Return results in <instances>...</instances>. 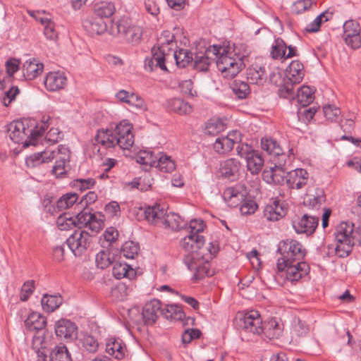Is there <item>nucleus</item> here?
<instances>
[{"instance_id": "nucleus-1", "label": "nucleus", "mask_w": 361, "mask_h": 361, "mask_svg": "<svg viewBox=\"0 0 361 361\" xmlns=\"http://www.w3.org/2000/svg\"><path fill=\"white\" fill-rule=\"evenodd\" d=\"M205 227L202 219L191 220L188 227L189 233L180 241V246L188 252L184 263L189 270L194 271L193 278L195 280L213 275L209 262L219 250L216 241L209 243L206 248L203 247L204 238L201 233Z\"/></svg>"}, {"instance_id": "nucleus-2", "label": "nucleus", "mask_w": 361, "mask_h": 361, "mask_svg": "<svg viewBox=\"0 0 361 361\" xmlns=\"http://www.w3.org/2000/svg\"><path fill=\"white\" fill-rule=\"evenodd\" d=\"M49 121V116H43L39 122L35 119L14 121L8 125V137L24 148L37 145L42 141L43 134L50 125Z\"/></svg>"}, {"instance_id": "nucleus-3", "label": "nucleus", "mask_w": 361, "mask_h": 361, "mask_svg": "<svg viewBox=\"0 0 361 361\" xmlns=\"http://www.w3.org/2000/svg\"><path fill=\"white\" fill-rule=\"evenodd\" d=\"M132 126L126 120L121 121L114 127L99 129L95 135L98 145L106 149L118 147L122 149H129L134 144Z\"/></svg>"}, {"instance_id": "nucleus-4", "label": "nucleus", "mask_w": 361, "mask_h": 361, "mask_svg": "<svg viewBox=\"0 0 361 361\" xmlns=\"http://www.w3.org/2000/svg\"><path fill=\"white\" fill-rule=\"evenodd\" d=\"M174 36L170 31H164L158 39L157 46L152 49L151 56L145 58V69L147 71L168 73V64L171 62V51L176 47Z\"/></svg>"}, {"instance_id": "nucleus-5", "label": "nucleus", "mask_w": 361, "mask_h": 361, "mask_svg": "<svg viewBox=\"0 0 361 361\" xmlns=\"http://www.w3.org/2000/svg\"><path fill=\"white\" fill-rule=\"evenodd\" d=\"M334 235L336 245L328 246V254L345 257L351 252L355 240L361 236V226L355 228L351 222H341L336 226Z\"/></svg>"}, {"instance_id": "nucleus-6", "label": "nucleus", "mask_w": 361, "mask_h": 361, "mask_svg": "<svg viewBox=\"0 0 361 361\" xmlns=\"http://www.w3.org/2000/svg\"><path fill=\"white\" fill-rule=\"evenodd\" d=\"M233 55V49L230 44L218 45L216 64L224 78H234L244 66L241 58H234Z\"/></svg>"}, {"instance_id": "nucleus-7", "label": "nucleus", "mask_w": 361, "mask_h": 361, "mask_svg": "<svg viewBox=\"0 0 361 361\" xmlns=\"http://www.w3.org/2000/svg\"><path fill=\"white\" fill-rule=\"evenodd\" d=\"M19 64L18 60L10 59L6 62V71L0 70V90L4 91L0 99L6 106H8L19 93L18 88L11 85L13 75L18 71Z\"/></svg>"}, {"instance_id": "nucleus-8", "label": "nucleus", "mask_w": 361, "mask_h": 361, "mask_svg": "<svg viewBox=\"0 0 361 361\" xmlns=\"http://www.w3.org/2000/svg\"><path fill=\"white\" fill-rule=\"evenodd\" d=\"M109 33L113 36H118L128 43H138L142 35V28L133 25L128 19L121 18L112 20Z\"/></svg>"}, {"instance_id": "nucleus-9", "label": "nucleus", "mask_w": 361, "mask_h": 361, "mask_svg": "<svg viewBox=\"0 0 361 361\" xmlns=\"http://www.w3.org/2000/svg\"><path fill=\"white\" fill-rule=\"evenodd\" d=\"M278 252L281 255V257L277 261L280 267H284V263L303 260L306 255V250L302 244L295 240L291 239L280 242Z\"/></svg>"}, {"instance_id": "nucleus-10", "label": "nucleus", "mask_w": 361, "mask_h": 361, "mask_svg": "<svg viewBox=\"0 0 361 361\" xmlns=\"http://www.w3.org/2000/svg\"><path fill=\"white\" fill-rule=\"evenodd\" d=\"M235 324L240 330L253 335H259L264 331L262 319L257 310L238 314Z\"/></svg>"}, {"instance_id": "nucleus-11", "label": "nucleus", "mask_w": 361, "mask_h": 361, "mask_svg": "<svg viewBox=\"0 0 361 361\" xmlns=\"http://www.w3.org/2000/svg\"><path fill=\"white\" fill-rule=\"evenodd\" d=\"M276 267L278 277H285L286 281L292 283H296L305 277L310 271L309 265L302 260L284 263V267H282L276 264Z\"/></svg>"}, {"instance_id": "nucleus-12", "label": "nucleus", "mask_w": 361, "mask_h": 361, "mask_svg": "<svg viewBox=\"0 0 361 361\" xmlns=\"http://www.w3.org/2000/svg\"><path fill=\"white\" fill-rule=\"evenodd\" d=\"M55 344L54 336L47 331L36 332L32 338V348L37 355V361H47V354Z\"/></svg>"}, {"instance_id": "nucleus-13", "label": "nucleus", "mask_w": 361, "mask_h": 361, "mask_svg": "<svg viewBox=\"0 0 361 361\" xmlns=\"http://www.w3.org/2000/svg\"><path fill=\"white\" fill-rule=\"evenodd\" d=\"M92 242V236L86 231L78 228L66 240V244L75 257L84 254Z\"/></svg>"}, {"instance_id": "nucleus-14", "label": "nucleus", "mask_w": 361, "mask_h": 361, "mask_svg": "<svg viewBox=\"0 0 361 361\" xmlns=\"http://www.w3.org/2000/svg\"><path fill=\"white\" fill-rule=\"evenodd\" d=\"M238 154L246 160L247 170L252 174L258 173L264 165V159L258 151L250 149L247 145L237 147Z\"/></svg>"}, {"instance_id": "nucleus-15", "label": "nucleus", "mask_w": 361, "mask_h": 361, "mask_svg": "<svg viewBox=\"0 0 361 361\" xmlns=\"http://www.w3.org/2000/svg\"><path fill=\"white\" fill-rule=\"evenodd\" d=\"M54 153L53 159H55V164L52 167L51 173L56 178L65 175L67 172V168L70 161V150L64 145H60L56 150L52 149Z\"/></svg>"}, {"instance_id": "nucleus-16", "label": "nucleus", "mask_w": 361, "mask_h": 361, "mask_svg": "<svg viewBox=\"0 0 361 361\" xmlns=\"http://www.w3.org/2000/svg\"><path fill=\"white\" fill-rule=\"evenodd\" d=\"M287 212L286 204L278 197L271 198L265 205L263 216L269 221H276L284 217Z\"/></svg>"}, {"instance_id": "nucleus-17", "label": "nucleus", "mask_w": 361, "mask_h": 361, "mask_svg": "<svg viewBox=\"0 0 361 361\" xmlns=\"http://www.w3.org/2000/svg\"><path fill=\"white\" fill-rule=\"evenodd\" d=\"M309 180V173L302 168L291 170L286 175V183L290 190H302L307 185Z\"/></svg>"}, {"instance_id": "nucleus-18", "label": "nucleus", "mask_w": 361, "mask_h": 361, "mask_svg": "<svg viewBox=\"0 0 361 361\" xmlns=\"http://www.w3.org/2000/svg\"><path fill=\"white\" fill-rule=\"evenodd\" d=\"M248 195V190L244 185L236 184L233 187L227 188L224 190L223 198L229 207H236Z\"/></svg>"}, {"instance_id": "nucleus-19", "label": "nucleus", "mask_w": 361, "mask_h": 361, "mask_svg": "<svg viewBox=\"0 0 361 361\" xmlns=\"http://www.w3.org/2000/svg\"><path fill=\"white\" fill-rule=\"evenodd\" d=\"M286 159H279L274 166L266 169L262 173L263 180L269 184H282L286 182V175L283 166Z\"/></svg>"}, {"instance_id": "nucleus-20", "label": "nucleus", "mask_w": 361, "mask_h": 361, "mask_svg": "<svg viewBox=\"0 0 361 361\" xmlns=\"http://www.w3.org/2000/svg\"><path fill=\"white\" fill-rule=\"evenodd\" d=\"M218 45L209 46L204 52H198L194 58V68L200 71H207L212 61H216Z\"/></svg>"}, {"instance_id": "nucleus-21", "label": "nucleus", "mask_w": 361, "mask_h": 361, "mask_svg": "<svg viewBox=\"0 0 361 361\" xmlns=\"http://www.w3.org/2000/svg\"><path fill=\"white\" fill-rule=\"evenodd\" d=\"M56 335L66 341H73L78 337V326L72 321L61 319L54 326Z\"/></svg>"}, {"instance_id": "nucleus-22", "label": "nucleus", "mask_w": 361, "mask_h": 361, "mask_svg": "<svg viewBox=\"0 0 361 361\" xmlns=\"http://www.w3.org/2000/svg\"><path fill=\"white\" fill-rule=\"evenodd\" d=\"M318 222L319 219L317 217L305 214L301 218L293 221V227L298 233L311 235L314 232Z\"/></svg>"}, {"instance_id": "nucleus-23", "label": "nucleus", "mask_w": 361, "mask_h": 361, "mask_svg": "<svg viewBox=\"0 0 361 361\" xmlns=\"http://www.w3.org/2000/svg\"><path fill=\"white\" fill-rule=\"evenodd\" d=\"M44 83L48 91L55 92L66 87L67 78L62 71H51L47 74Z\"/></svg>"}, {"instance_id": "nucleus-24", "label": "nucleus", "mask_w": 361, "mask_h": 361, "mask_svg": "<svg viewBox=\"0 0 361 361\" xmlns=\"http://www.w3.org/2000/svg\"><path fill=\"white\" fill-rule=\"evenodd\" d=\"M161 303L158 300H152L142 308V319L145 324L153 325L160 314Z\"/></svg>"}, {"instance_id": "nucleus-25", "label": "nucleus", "mask_w": 361, "mask_h": 361, "mask_svg": "<svg viewBox=\"0 0 361 361\" xmlns=\"http://www.w3.org/2000/svg\"><path fill=\"white\" fill-rule=\"evenodd\" d=\"M84 30L91 36L100 35L107 30L103 19L93 15L87 17L82 22Z\"/></svg>"}, {"instance_id": "nucleus-26", "label": "nucleus", "mask_w": 361, "mask_h": 361, "mask_svg": "<svg viewBox=\"0 0 361 361\" xmlns=\"http://www.w3.org/2000/svg\"><path fill=\"white\" fill-rule=\"evenodd\" d=\"M269 69L265 64L255 63L247 70V78L251 83L262 85L267 79Z\"/></svg>"}, {"instance_id": "nucleus-27", "label": "nucleus", "mask_w": 361, "mask_h": 361, "mask_svg": "<svg viewBox=\"0 0 361 361\" xmlns=\"http://www.w3.org/2000/svg\"><path fill=\"white\" fill-rule=\"evenodd\" d=\"M304 75L303 64L298 61H293L286 69L285 79L295 85L302 80Z\"/></svg>"}, {"instance_id": "nucleus-28", "label": "nucleus", "mask_w": 361, "mask_h": 361, "mask_svg": "<svg viewBox=\"0 0 361 361\" xmlns=\"http://www.w3.org/2000/svg\"><path fill=\"white\" fill-rule=\"evenodd\" d=\"M43 69V63L39 62L35 59H30L23 63L22 71L27 80H33L41 75Z\"/></svg>"}, {"instance_id": "nucleus-29", "label": "nucleus", "mask_w": 361, "mask_h": 361, "mask_svg": "<svg viewBox=\"0 0 361 361\" xmlns=\"http://www.w3.org/2000/svg\"><path fill=\"white\" fill-rule=\"evenodd\" d=\"M25 326L30 331H45L47 319L38 312H32L25 320Z\"/></svg>"}, {"instance_id": "nucleus-30", "label": "nucleus", "mask_w": 361, "mask_h": 361, "mask_svg": "<svg viewBox=\"0 0 361 361\" xmlns=\"http://www.w3.org/2000/svg\"><path fill=\"white\" fill-rule=\"evenodd\" d=\"M262 149L266 151L269 155L279 157V159H286V155L276 140L271 137H264L261 140Z\"/></svg>"}, {"instance_id": "nucleus-31", "label": "nucleus", "mask_w": 361, "mask_h": 361, "mask_svg": "<svg viewBox=\"0 0 361 361\" xmlns=\"http://www.w3.org/2000/svg\"><path fill=\"white\" fill-rule=\"evenodd\" d=\"M106 352L117 360L123 358L125 355V348L122 341L114 337L108 338L106 343Z\"/></svg>"}, {"instance_id": "nucleus-32", "label": "nucleus", "mask_w": 361, "mask_h": 361, "mask_svg": "<svg viewBox=\"0 0 361 361\" xmlns=\"http://www.w3.org/2000/svg\"><path fill=\"white\" fill-rule=\"evenodd\" d=\"M160 314L166 319L171 321H183L185 319V314L181 307L176 305H162Z\"/></svg>"}, {"instance_id": "nucleus-33", "label": "nucleus", "mask_w": 361, "mask_h": 361, "mask_svg": "<svg viewBox=\"0 0 361 361\" xmlns=\"http://www.w3.org/2000/svg\"><path fill=\"white\" fill-rule=\"evenodd\" d=\"M240 169L239 160L235 158H230L221 162L220 171L224 177L230 178L235 177L238 174Z\"/></svg>"}, {"instance_id": "nucleus-34", "label": "nucleus", "mask_w": 361, "mask_h": 361, "mask_svg": "<svg viewBox=\"0 0 361 361\" xmlns=\"http://www.w3.org/2000/svg\"><path fill=\"white\" fill-rule=\"evenodd\" d=\"M166 211L159 204L148 207L145 210V219L153 224L162 225Z\"/></svg>"}, {"instance_id": "nucleus-35", "label": "nucleus", "mask_w": 361, "mask_h": 361, "mask_svg": "<svg viewBox=\"0 0 361 361\" xmlns=\"http://www.w3.org/2000/svg\"><path fill=\"white\" fill-rule=\"evenodd\" d=\"M167 106L170 111L179 115L189 114L192 111V106L188 102L180 98L169 99Z\"/></svg>"}, {"instance_id": "nucleus-36", "label": "nucleus", "mask_w": 361, "mask_h": 361, "mask_svg": "<svg viewBox=\"0 0 361 361\" xmlns=\"http://www.w3.org/2000/svg\"><path fill=\"white\" fill-rule=\"evenodd\" d=\"M52 149H45L42 152L35 153L26 159V164L29 167H35L41 163L49 162L53 160Z\"/></svg>"}, {"instance_id": "nucleus-37", "label": "nucleus", "mask_w": 361, "mask_h": 361, "mask_svg": "<svg viewBox=\"0 0 361 361\" xmlns=\"http://www.w3.org/2000/svg\"><path fill=\"white\" fill-rule=\"evenodd\" d=\"M36 20L39 21L44 25V34L49 39H56L58 32L56 30L55 25L47 16H41L39 13L33 16Z\"/></svg>"}, {"instance_id": "nucleus-38", "label": "nucleus", "mask_w": 361, "mask_h": 361, "mask_svg": "<svg viewBox=\"0 0 361 361\" xmlns=\"http://www.w3.org/2000/svg\"><path fill=\"white\" fill-rule=\"evenodd\" d=\"M176 45L173 51H171V54L172 55L171 60L174 59L178 67L184 68L192 61V54L188 49H185L176 50Z\"/></svg>"}, {"instance_id": "nucleus-39", "label": "nucleus", "mask_w": 361, "mask_h": 361, "mask_svg": "<svg viewBox=\"0 0 361 361\" xmlns=\"http://www.w3.org/2000/svg\"><path fill=\"white\" fill-rule=\"evenodd\" d=\"M115 11V6L111 1H100L94 6V15L102 19L111 17Z\"/></svg>"}, {"instance_id": "nucleus-40", "label": "nucleus", "mask_w": 361, "mask_h": 361, "mask_svg": "<svg viewBox=\"0 0 361 361\" xmlns=\"http://www.w3.org/2000/svg\"><path fill=\"white\" fill-rule=\"evenodd\" d=\"M154 168L163 173H171L176 168L174 161L163 152H159Z\"/></svg>"}, {"instance_id": "nucleus-41", "label": "nucleus", "mask_w": 361, "mask_h": 361, "mask_svg": "<svg viewBox=\"0 0 361 361\" xmlns=\"http://www.w3.org/2000/svg\"><path fill=\"white\" fill-rule=\"evenodd\" d=\"M162 226L171 230H178L185 227V224L181 216L174 212H166Z\"/></svg>"}, {"instance_id": "nucleus-42", "label": "nucleus", "mask_w": 361, "mask_h": 361, "mask_svg": "<svg viewBox=\"0 0 361 361\" xmlns=\"http://www.w3.org/2000/svg\"><path fill=\"white\" fill-rule=\"evenodd\" d=\"M112 274L117 279L123 278L132 279L135 276V271L126 263H115L112 269Z\"/></svg>"}, {"instance_id": "nucleus-43", "label": "nucleus", "mask_w": 361, "mask_h": 361, "mask_svg": "<svg viewBox=\"0 0 361 361\" xmlns=\"http://www.w3.org/2000/svg\"><path fill=\"white\" fill-rule=\"evenodd\" d=\"M314 91L309 86L303 85L297 92L295 100L302 106H307L314 100Z\"/></svg>"}, {"instance_id": "nucleus-44", "label": "nucleus", "mask_w": 361, "mask_h": 361, "mask_svg": "<svg viewBox=\"0 0 361 361\" xmlns=\"http://www.w3.org/2000/svg\"><path fill=\"white\" fill-rule=\"evenodd\" d=\"M325 201L324 192L322 189L317 188L314 195L306 194L303 204L310 209L319 207Z\"/></svg>"}, {"instance_id": "nucleus-45", "label": "nucleus", "mask_w": 361, "mask_h": 361, "mask_svg": "<svg viewBox=\"0 0 361 361\" xmlns=\"http://www.w3.org/2000/svg\"><path fill=\"white\" fill-rule=\"evenodd\" d=\"M78 341L82 348L89 353H94L99 349V344L97 339L90 334H82Z\"/></svg>"}, {"instance_id": "nucleus-46", "label": "nucleus", "mask_w": 361, "mask_h": 361, "mask_svg": "<svg viewBox=\"0 0 361 361\" xmlns=\"http://www.w3.org/2000/svg\"><path fill=\"white\" fill-rule=\"evenodd\" d=\"M49 361H72V358L67 347L60 344L49 352Z\"/></svg>"}, {"instance_id": "nucleus-47", "label": "nucleus", "mask_w": 361, "mask_h": 361, "mask_svg": "<svg viewBox=\"0 0 361 361\" xmlns=\"http://www.w3.org/2000/svg\"><path fill=\"white\" fill-rule=\"evenodd\" d=\"M61 295H52L45 294L41 300L43 310L47 312H52L56 310L62 303Z\"/></svg>"}, {"instance_id": "nucleus-48", "label": "nucleus", "mask_w": 361, "mask_h": 361, "mask_svg": "<svg viewBox=\"0 0 361 361\" xmlns=\"http://www.w3.org/2000/svg\"><path fill=\"white\" fill-rule=\"evenodd\" d=\"M333 16V13L329 11H325L321 14L317 16L313 21L306 26V31L308 32H317L322 23L326 22L330 20Z\"/></svg>"}, {"instance_id": "nucleus-49", "label": "nucleus", "mask_w": 361, "mask_h": 361, "mask_svg": "<svg viewBox=\"0 0 361 361\" xmlns=\"http://www.w3.org/2000/svg\"><path fill=\"white\" fill-rule=\"evenodd\" d=\"M158 153L155 154L149 149L141 150L136 156L137 162L142 164L154 167Z\"/></svg>"}, {"instance_id": "nucleus-50", "label": "nucleus", "mask_w": 361, "mask_h": 361, "mask_svg": "<svg viewBox=\"0 0 361 361\" xmlns=\"http://www.w3.org/2000/svg\"><path fill=\"white\" fill-rule=\"evenodd\" d=\"M287 46L284 41L281 38L274 40L271 45L270 55L274 59H281L285 58Z\"/></svg>"}, {"instance_id": "nucleus-51", "label": "nucleus", "mask_w": 361, "mask_h": 361, "mask_svg": "<svg viewBox=\"0 0 361 361\" xmlns=\"http://www.w3.org/2000/svg\"><path fill=\"white\" fill-rule=\"evenodd\" d=\"M309 326L300 319H295L292 324V337L298 338L305 337L309 333Z\"/></svg>"}, {"instance_id": "nucleus-52", "label": "nucleus", "mask_w": 361, "mask_h": 361, "mask_svg": "<svg viewBox=\"0 0 361 361\" xmlns=\"http://www.w3.org/2000/svg\"><path fill=\"white\" fill-rule=\"evenodd\" d=\"M231 89L235 95L240 99H245L250 92L247 83L240 80H235L232 84Z\"/></svg>"}, {"instance_id": "nucleus-53", "label": "nucleus", "mask_w": 361, "mask_h": 361, "mask_svg": "<svg viewBox=\"0 0 361 361\" xmlns=\"http://www.w3.org/2000/svg\"><path fill=\"white\" fill-rule=\"evenodd\" d=\"M225 126L219 119H210L206 124L204 133L209 135H215L224 131Z\"/></svg>"}, {"instance_id": "nucleus-54", "label": "nucleus", "mask_w": 361, "mask_h": 361, "mask_svg": "<svg viewBox=\"0 0 361 361\" xmlns=\"http://www.w3.org/2000/svg\"><path fill=\"white\" fill-rule=\"evenodd\" d=\"M264 334L270 339L277 338L282 333V329L276 320H271L264 327Z\"/></svg>"}, {"instance_id": "nucleus-55", "label": "nucleus", "mask_w": 361, "mask_h": 361, "mask_svg": "<svg viewBox=\"0 0 361 361\" xmlns=\"http://www.w3.org/2000/svg\"><path fill=\"white\" fill-rule=\"evenodd\" d=\"M78 198L76 193H66L57 201L56 207L61 210L68 209L77 202Z\"/></svg>"}, {"instance_id": "nucleus-56", "label": "nucleus", "mask_w": 361, "mask_h": 361, "mask_svg": "<svg viewBox=\"0 0 361 361\" xmlns=\"http://www.w3.org/2000/svg\"><path fill=\"white\" fill-rule=\"evenodd\" d=\"M56 224L61 231L69 230L76 226L75 219L70 214H63L56 219Z\"/></svg>"}, {"instance_id": "nucleus-57", "label": "nucleus", "mask_w": 361, "mask_h": 361, "mask_svg": "<svg viewBox=\"0 0 361 361\" xmlns=\"http://www.w3.org/2000/svg\"><path fill=\"white\" fill-rule=\"evenodd\" d=\"M360 26L359 23L353 20H349L345 22L343 24V38L344 40L345 39L350 38L351 36H354V35L360 34Z\"/></svg>"}, {"instance_id": "nucleus-58", "label": "nucleus", "mask_w": 361, "mask_h": 361, "mask_svg": "<svg viewBox=\"0 0 361 361\" xmlns=\"http://www.w3.org/2000/svg\"><path fill=\"white\" fill-rule=\"evenodd\" d=\"M240 212L243 215H250L255 212L258 208L256 202L249 195L240 203Z\"/></svg>"}, {"instance_id": "nucleus-59", "label": "nucleus", "mask_w": 361, "mask_h": 361, "mask_svg": "<svg viewBox=\"0 0 361 361\" xmlns=\"http://www.w3.org/2000/svg\"><path fill=\"white\" fill-rule=\"evenodd\" d=\"M95 263L98 268L104 269L112 263L111 254L109 250H102L95 257Z\"/></svg>"}, {"instance_id": "nucleus-60", "label": "nucleus", "mask_w": 361, "mask_h": 361, "mask_svg": "<svg viewBox=\"0 0 361 361\" xmlns=\"http://www.w3.org/2000/svg\"><path fill=\"white\" fill-rule=\"evenodd\" d=\"M233 148L232 142L226 137H218L214 143V149L219 154L228 152Z\"/></svg>"}, {"instance_id": "nucleus-61", "label": "nucleus", "mask_w": 361, "mask_h": 361, "mask_svg": "<svg viewBox=\"0 0 361 361\" xmlns=\"http://www.w3.org/2000/svg\"><path fill=\"white\" fill-rule=\"evenodd\" d=\"M152 178L149 175H145L143 178L135 179L129 185L132 188H137L141 191H146L149 189L152 185Z\"/></svg>"}, {"instance_id": "nucleus-62", "label": "nucleus", "mask_w": 361, "mask_h": 361, "mask_svg": "<svg viewBox=\"0 0 361 361\" xmlns=\"http://www.w3.org/2000/svg\"><path fill=\"white\" fill-rule=\"evenodd\" d=\"M294 83L284 80V83L279 87L278 93L280 97L295 100Z\"/></svg>"}, {"instance_id": "nucleus-63", "label": "nucleus", "mask_w": 361, "mask_h": 361, "mask_svg": "<svg viewBox=\"0 0 361 361\" xmlns=\"http://www.w3.org/2000/svg\"><path fill=\"white\" fill-rule=\"evenodd\" d=\"M139 251L138 244L133 241L126 242L121 249V254L127 259H134Z\"/></svg>"}, {"instance_id": "nucleus-64", "label": "nucleus", "mask_w": 361, "mask_h": 361, "mask_svg": "<svg viewBox=\"0 0 361 361\" xmlns=\"http://www.w3.org/2000/svg\"><path fill=\"white\" fill-rule=\"evenodd\" d=\"M325 118L331 122L336 121L341 114L339 108L333 104H327L323 107Z\"/></svg>"}]
</instances>
